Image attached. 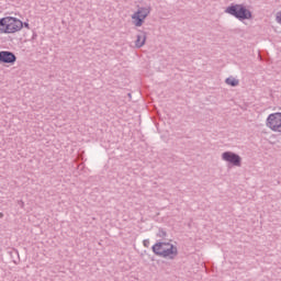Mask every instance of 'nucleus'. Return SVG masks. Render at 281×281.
<instances>
[{"mask_svg": "<svg viewBox=\"0 0 281 281\" xmlns=\"http://www.w3.org/2000/svg\"><path fill=\"white\" fill-rule=\"evenodd\" d=\"M23 30V21L15 16L0 18V35L16 34Z\"/></svg>", "mask_w": 281, "mask_h": 281, "instance_id": "obj_1", "label": "nucleus"}, {"mask_svg": "<svg viewBox=\"0 0 281 281\" xmlns=\"http://www.w3.org/2000/svg\"><path fill=\"white\" fill-rule=\"evenodd\" d=\"M225 13L231 14V16H234L238 21H249L254 16L245 4H231L225 9Z\"/></svg>", "mask_w": 281, "mask_h": 281, "instance_id": "obj_2", "label": "nucleus"}, {"mask_svg": "<svg viewBox=\"0 0 281 281\" xmlns=\"http://www.w3.org/2000/svg\"><path fill=\"white\" fill-rule=\"evenodd\" d=\"M153 251L156 256H161L162 258H171L175 254V246L170 243H158L153 246Z\"/></svg>", "mask_w": 281, "mask_h": 281, "instance_id": "obj_3", "label": "nucleus"}, {"mask_svg": "<svg viewBox=\"0 0 281 281\" xmlns=\"http://www.w3.org/2000/svg\"><path fill=\"white\" fill-rule=\"evenodd\" d=\"M266 126L273 133H281V112L269 114Z\"/></svg>", "mask_w": 281, "mask_h": 281, "instance_id": "obj_4", "label": "nucleus"}, {"mask_svg": "<svg viewBox=\"0 0 281 281\" xmlns=\"http://www.w3.org/2000/svg\"><path fill=\"white\" fill-rule=\"evenodd\" d=\"M148 14H150V7L138 9V11L132 15L133 24L136 27H142Z\"/></svg>", "mask_w": 281, "mask_h": 281, "instance_id": "obj_5", "label": "nucleus"}, {"mask_svg": "<svg viewBox=\"0 0 281 281\" xmlns=\"http://www.w3.org/2000/svg\"><path fill=\"white\" fill-rule=\"evenodd\" d=\"M222 160L232 164V166L240 168L243 158H240V156L234 151H224L222 154Z\"/></svg>", "mask_w": 281, "mask_h": 281, "instance_id": "obj_6", "label": "nucleus"}, {"mask_svg": "<svg viewBox=\"0 0 281 281\" xmlns=\"http://www.w3.org/2000/svg\"><path fill=\"white\" fill-rule=\"evenodd\" d=\"M16 63V55L10 50L0 52V64L1 65H14Z\"/></svg>", "mask_w": 281, "mask_h": 281, "instance_id": "obj_7", "label": "nucleus"}, {"mask_svg": "<svg viewBox=\"0 0 281 281\" xmlns=\"http://www.w3.org/2000/svg\"><path fill=\"white\" fill-rule=\"evenodd\" d=\"M146 43V35L142 33L140 35H137V40L135 41L136 47H144V44Z\"/></svg>", "mask_w": 281, "mask_h": 281, "instance_id": "obj_8", "label": "nucleus"}, {"mask_svg": "<svg viewBox=\"0 0 281 281\" xmlns=\"http://www.w3.org/2000/svg\"><path fill=\"white\" fill-rule=\"evenodd\" d=\"M226 85H229L231 87H238V79H235L233 77H228L225 80Z\"/></svg>", "mask_w": 281, "mask_h": 281, "instance_id": "obj_9", "label": "nucleus"}, {"mask_svg": "<svg viewBox=\"0 0 281 281\" xmlns=\"http://www.w3.org/2000/svg\"><path fill=\"white\" fill-rule=\"evenodd\" d=\"M143 245H144V247H149L150 240L145 239V240L143 241Z\"/></svg>", "mask_w": 281, "mask_h": 281, "instance_id": "obj_10", "label": "nucleus"}, {"mask_svg": "<svg viewBox=\"0 0 281 281\" xmlns=\"http://www.w3.org/2000/svg\"><path fill=\"white\" fill-rule=\"evenodd\" d=\"M24 27L30 29V24L29 23H24Z\"/></svg>", "mask_w": 281, "mask_h": 281, "instance_id": "obj_11", "label": "nucleus"}, {"mask_svg": "<svg viewBox=\"0 0 281 281\" xmlns=\"http://www.w3.org/2000/svg\"><path fill=\"white\" fill-rule=\"evenodd\" d=\"M0 216H3V214H2V213H0Z\"/></svg>", "mask_w": 281, "mask_h": 281, "instance_id": "obj_12", "label": "nucleus"}]
</instances>
